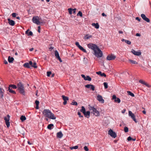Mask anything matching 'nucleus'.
Returning <instances> with one entry per match:
<instances>
[{"mask_svg": "<svg viewBox=\"0 0 151 151\" xmlns=\"http://www.w3.org/2000/svg\"><path fill=\"white\" fill-rule=\"evenodd\" d=\"M42 114L44 116L50 119H55L56 117L51 111L48 109H45L43 110Z\"/></svg>", "mask_w": 151, "mask_h": 151, "instance_id": "nucleus-1", "label": "nucleus"}, {"mask_svg": "<svg viewBox=\"0 0 151 151\" xmlns=\"http://www.w3.org/2000/svg\"><path fill=\"white\" fill-rule=\"evenodd\" d=\"M119 34H122L123 33V32L122 31L120 30L119 31Z\"/></svg>", "mask_w": 151, "mask_h": 151, "instance_id": "nucleus-63", "label": "nucleus"}, {"mask_svg": "<svg viewBox=\"0 0 151 151\" xmlns=\"http://www.w3.org/2000/svg\"><path fill=\"white\" fill-rule=\"evenodd\" d=\"M92 26L95 27V28L98 29L99 28V25L98 23H93L92 24Z\"/></svg>", "mask_w": 151, "mask_h": 151, "instance_id": "nucleus-21", "label": "nucleus"}, {"mask_svg": "<svg viewBox=\"0 0 151 151\" xmlns=\"http://www.w3.org/2000/svg\"><path fill=\"white\" fill-rule=\"evenodd\" d=\"M17 87L19 92L23 95H24L25 91L23 85L21 82H19L17 84Z\"/></svg>", "mask_w": 151, "mask_h": 151, "instance_id": "nucleus-2", "label": "nucleus"}, {"mask_svg": "<svg viewBox=\"0 0 151 151\" xmlns=\"http://www.w3.org/2000/svg\"><path fill=\"white\" fill-rule=\"evenodd\" d=\"M136 36L139 37L141 36V35L140 34L137 33L136 34Z\"/></svg>", "mask_w": 151, "mask_h": 151, "instance_id": "nucleus-59", "label": "nucleus"}, {"mask_svg": "<svg viewBox=\"0 0 151 151\" xmlns=\"http://www.w3.org/2000/svg\"><path fill=\"white\" fill-rule=\"evenodd\" d=\"M35 103L36 105L38 106L39 103V101L36 100L35 101Z\"/></svg>", "mask_w": 151, "mask_h": 151, "instance_id": "nucleus-52", "label": "nucleus"}, {"mask_svg": "<svg viewBox=\"0 0 151 151\" xmlns=\"http://www.w3.org/2000/svg\"><path fill=\"white\" fill-rule=\"evenodd\" d=\"M55 57L58 58L60 57L59 54L57 50H55Z\"/></svg>", "mask_w": 151, "mask_h": 151, "instance_id": "nucleus-33", "label": "nucleus"}, {"mask_svg": "<svg viewBox=\"0 0 151 151\" xmlns=\"http://www.w3.org/2000/svg\"><path fill=\"white\" fill-rule=\"evenodd\" d=\"M129 61L131 63H132L133 64H137V63L136 62V61L133 60H129Z\"/></svg>", "mask_w": 151, "mask_h": 151, "instance_id": "nucleus-40", "label": "nucleus"}, {"mask_svg": "<svg viewBox=\"0 0 151 151\" xmlns=\"http://www.w3.org/2000/svg\"><path fill=\"white\" fill-rule=\"evenodd\" d=\"M80 111L83 114H84L85 112L86 109L85 107L83 106H82L81 107V110Z\"/></svg>", "mask_w": 151, "mask_h": 151, "instance_id": "nucleus-30", "label": "nucleus"}, {"mask_svg": "<svg viewBox=\"0 0 151 151\" xmlns=\"http://www.w3.org/2000/svg\"><path fill=\"white\" fill-rule=\"evenodd\" d=\"M26 34H27L28 36L32 35H33V33L31 31L29 32V30H28L26 31Z\"/></svg>", "mask_w": 151, "mask_h": 151, "instance_id": "nucleus-26", "label": "nucleus"}, {"mask_svg": "<svg viewBox=\"0 0 151 151\" xmlns=\"http://www.w3.org/2000/svg\"><path fill=\"white\" fill-rule=\"evenodd\" d=\"M32 67H34L35 68H37V66L36 65V63L35 62L33 63V65H32Z\"/></svg>", "mask_w": 151, "mask_h": 151, "instance_id": "nucleus-41", "label": "nucleus"}, {"mask_svg": "<svg viewBox=\"0 0 151 151\" xmlns=\"http://www.w3.org/2000/svg\"><path fill=\"white\" fill-rule=\"evenodd\" d=\"M132 138L130 136L129 137L127 138V140L128 141H129L131 140H132Z\"/></svg>", "mask_w": 151, "mask_h": 151, "instance_id": "nucleus-50", "label": "nucleus"}, {"mask_svg": "<svg viewBox=\"0 0 151 151\" xmlns=\"http://www.w3.org/2000/svg\"><path fill=\"white\" fill-rule=\"evenodd\" d=\"M117 99L116 96L115 95H113L112 96V99L115 100Z\"/></svg>", "mask_w": 151, "mask_h": 151, "instance_id": "nucleus-51", "label": "nucleus"}, {"mask_svg": "<svg viewBox=\"0 0 151 151\" xmlns=\"http://www.w3.org/2000/svg\"><path fill=\"white\" fill-rule=\"evenodd\" d=\"M96 73L98 75H100L102 77L104 76L105 77L106 76V75L105 73H102L101 71L97 72H96Z\"/></svg>", "mask_w": 151, "mask_h": 151, "instance_id": "nucleus-18", "label": "nucleus"}, {"mask_svg": "<svg viewBox=\"0 0 151 151\" xmlns=\"http://www.w3.org/2000/svg\"><path fill=\"white\" fill-rule=\"evenodd\" d=\"M63 135L61 132H58L57 134V137L59 138H61Z\"/></svg>", "mask_w": 151, "mask_h": 151, "instance_id": "nucleus-20", "label": "nucleus"}, {"mask_svg": "<svg viewBox=\"0 0 151 151\" xmlns=\"http://www.w3.org/2000/svg\"><path fill=\"white\" fill-rule=\"evenodd\" d=\"M141 16L142 19L146 21L147 22H150V19L149 18H147L145 16V15L144 14H142L141 15Z\"/></svg>", "mask_w": 151, "mask_h": 151, "instance_id": "nucleus-13", "label": "nucleus"}, {"mask_svg": "<svg viewBox=\"0 0 151 151\" xmlns=\"http://www.w3.org/2000/svg\"><path fill=\"white\" fill-rule=\"evenodd\" d=\"M116 58V56L114 54L109 55L106 57V59L108 60H114Z\"/></svg>", "mask_w": 151, "mask_h": 151, "instance_id": "nucleus-8", "label": "nucleus"}, {"mask_svg": "<svg viewBox=\"0 0 151 151\" xmlns=\"http://www.w3.org/2000/svg\"><path fill=\"white\" fill-rule=\"evenodd\" d=\"M67 101H64V102H63V104L64 105H65L66 104H67Z\"/></svg>", "mask_w": 151, "mask_h": 151, "instance_id": "nucleus-62", "label": "nucleus"}, {"mask_svg": "<svg viewBox=\"0 0 151 151\" xmlns=\"http://www.w3.org/2000/svg\"><path fill=\"white\" fill-rule=\"evenodd\" d=\"M124 131L125 132H128V128L127 127H124Z\"/></svg>", "mask_w": 151, "mask_h": 151, "instance_id": "nucleus-44", "label": "nucleus"}, {"mask_svg": "<svg viewBox=\"0 0 151 151\" xmlns=\"http://www.w3.org/2000/svg\"><path fill=\"white\" fill-rule=\"evenodd\" d=\"M73 9L70 8L68 9V12L70 14H72Z\"/></svg>", "mask_w": 151, "mask_h": 151, "instance_id": "nucleus-36", "label": "nucleus"}, {"mask_svg": "<svg viewBox=\"0 0 151 151\" xmlns=\"http://www.w3.org/2000/svg\"><path fill=\"white\" fill-rule=\"evenodd\" d=\"M71 105H76V106H77L78 105V103L77 102H75V101H73L71 103Z\"/></svg>", "mask_w": 151, "mask_h": 151, "instance_id": "nucleus-43", "label": "nucleus"}, {"mask_svg": "<svg viewBox=\"0 0 151 151\" xmlns=\"http://www.w3.org/2000/svg\"><path fill=\"white\" fill-rule=\"evenodd\" d=\"M127 93L129 95L132 97H134V94L130 91H127Z\"/></svg>", "mask_w": 151, "mask_h": 151, "instance_id": "nucleus-35", "label": "nucleus"}, {"mask_svg": "<svg viewBox=\"0 0 151 151\" xmlns=\"http://www.w3.org/2000/svg\"><path fill=\"white\" fill-rule=\"evenodd\" d=\"M88 106L89 109L91 113L93 114L96 116L99 115V113L96 109L94 108V107L91 106L90 105H89Z\"/></svg>", "mask_w": 151, "mask_h": 151, "instance_id": "nucleus-3", "label": "nucleus"}, {"mask_svg": "<svg viewBox=\"0 0 151 151\" xmlns=\"http://www.w3.org/2000/svg\"><path fill=\"white\" fill-rule=\"evenodd\" d=\"M38 32H40V26H38Z\"/></svg>", "mask_w": 151, "mask_h": 151, "instance_id": "nucleus-61", "label": "nucleus"}, {"mask_svg": "<svg viewBox=\"0 0 151 151\" xmlns=\"http://www.w3.org/2000/svg\"><path fill=\"white\" fill-rule=\"evenodd\" d=\"M142 112L144 114H146V112L145 110L143 111Z\"/></svg>", "mask_w": 151, "mask_h": 151, "instance_id": "nucleus-64", "label": "nucleus"}, {"mask_svg": "<svg viewBox=\"0 0 151 151\" xmlns=\"http://www.w3.org/2000/svg\"><path fill=\"white\" fill-rule=\"evenodd\" d=\"M82 15H82V12L80 11L78 12V13L77 14V16H80L81 17H82Z\"/></svg>", "mask_w": 151, "mask_h": 151, "instance_id": "nucleus-38", "label": "nucleus"}, {"mask_svg": "<svg viewBox=\"0 0 151 151\" xmlns=\"http://www.w3.org/2000/svg\"><path fill=\"white\" fill-rule=\"evenodd\" d=\"M47 76H48L49 77L50 76L51 74V72L50 71H48L47 72Z\"/></svg>", "mask_w": 151, "mask_h": 151, "instance_id": "nucleus-47", "label": "nucleus"}, {"mask_svg": "<svg viewBox=\"0 0 151 151\" xmlns=\"http://www.w3.org/2000/svg\"><path fill=\"white\" fill-rule=\"evenodd\" d=\"M62 98L64 101H67L68 100V97L67 96H65L64 95L62 96Z\"/></svg>", "mask_w": 151, "mask_h": 151, "instance_id": "nucleus-28", "label": "nucleus"}, {"mask_svg": "<svg viewBox=\"0 0 151 151\" xmlns=\"http://www.w3.org/2000/svg\"><path fill=\"white\" fill-rule=\"evenodd\" d=\"M88 47L89 48L92 49L93 51L99 47L96 45L92 43L88 44Z\"/></svg>", "mask_w": 151, "mask_h": 151, "instance_id": "nucleus-6", "label": "nucleus"}, {"mask_svg": "<svg viewBox=\"0 0 151 151\" xmlns=\"http://www.w3.org/2000/svg\"><path fill=\"white\" fill-rule=\"evenodd\" d=\"M97 100L101 103H104V100L103 99L102 96L99 95H98L97 97Z\"/></svg>", "mask_w": 151, "mask_h": 151, "instance_id": "nucleus-12", "label": "nucleus"}, {"mask_svg": "<svg viewBox=\"0 0 151 151\" xmlns=\"http://www.w3.org/2000/svg\"><path fill=\"white\" fill-rule=\"evenodd\" d=\"M146 86L148 87H150V86L147 83H145V84Z\"/></svg>", "mask_w": 151, "mask_h": 151, "instance_id": "nucleus-56", "label": "nucleus"}, {"mask_svg": "<svg viewBox=\"0 0 151 151\" xmlns=\"http://www.w3.org/2000/svg\"><path fill=\"white\" fill-rule=\"evenodd\" d=\"M139 82L140 83H142V84H144V85H145V83H146V82H145L144 81H142V80H139Z\"/></svg>", "mask_w": 151, "mask_h": 151, "instance_id": "nucleus-45", "label": "nucleus"}, {"mask_svg": "<svg viewBox=\"0 0 151 151\" xmlns=\"http://www.w3.org/2000/svg\"><path fill=\"white\" fill-rule=\"evenodd\" d=\"M131 52L134 55L136 56H139L141 54V53L140 51H136L133 49L132 50Z\"/></svg>", "mask_w": 151, "mask_h": 151, "instance_id": "nucleus-11", "label": "nucleus"}, {"mask_svg": "<svg viewBox=\"0 0 151 151\" xmlns=\"http://www.w3.org/2000/svg\"><path fill=\"white\" fill-rule=\"evenodd\" d=\"M4 91V90L0 87V98H3Z\"/></svg>", "mask_w": 151, "mask_h": 151, "instance_id": "nucleus-16", "label": "nucleus"}, {"mask_svg": "<svg viewBox=\"0 0 151 151\" xmlns=\"http://www.w3.org/2000/svg\"><path fill=\"white\" fill-rule=\"evenodd\" d=\"M9 87L10 88H12L14 89H16L17 87L15 85L11 84L9 86Z\"/></svg>", "mask_w": 151, "mask_h": 151, "instance_id": "nucleus-31", "label": "nucleus"}, {"mask_svg": "<svg viewBox=\"0 0 151 151\" xmlns=\"http://www.w3.org/2000/svg\"><path fill=\"white\" fill-rule=\"evenodd\" d=\"M20 119L22 122H23L26 120V118L25 116L22 115L21 116Z\"/></svg>", "mask_w": 151, "mask_h": 151, "instance_id": "nucleus-29", "label": "nucleus"}, {"mask_svg": "<svg viewBox=\"0 0 151 151\" xmlns=\"http://www.w3.org/2000/svg\"><path fill=\"white\" fill-rule=\"evenodd\" d=\"M54 125L53 124H50L48 125L47 128L49 129H51L52 127Z\"/></svg>", "mask_w": 151, "mask_h": 151, "instance_id": "nucleus-34", "label": "nucleus"}, {"mask_svg": "<svg viewBox=\"0 0 151 151\" xmlns=\"http://www.w3.org/2000/svg\"><path fill=\"white\" fill-rule=\"evenodd\" d=\"M12 15L13 17H16V14L15 13H13L12 14Z\"/></svg>", "mask_w": 151, "mask_h": 151, "instance_id": "nucleus-53", "label": "nucleus"}, {"mask_svg": "<svg viewBox=\"0 0 151 151\" xmlns=\"http://www.w3.org/2000/svg\"><path fill=\"white\" fill-rule=\"evenodd\" d=\"M84 149L86 151H88V149L86 146H85L84 147Z\"/></svg>", "mask_w": 151, "mask_h": 151, "instance_id": "nucleus-48", "label": "nucleus"}, {"mask_svg": "<svg viewBox=\"0 0 151 151\" xmlns=\"http://www.w3.org/2000/svg\"><path fill=\"white\" fill-rule=\"evenodd\" d=\"M81 76L85 81H91V78H90L88 76H85L84 75L82 74Z\"/></svg>", "mask_w": 151, "mask_h": 151, "instance_id": "nucleus-14", "label": "nucleus"}, {"mask_svg": "<svg viewBox=\"0 0 151 151\" xmlns=\"http://www.w3.org/2000/svg\"><path fill=\"white\" fill-rule=\"evenodd\" d=\"M85 87L87 88H90L92 91H94L95 90V87L94 86L91 84H87L85 86Z\"/></svg>", "mask_w": 151, "mask_h": 151, "instance_id": "nucleus-15", "label": "nucleus"}, {"mask_svg": "<svg viewBox=\"0 0 151 151\" xmlns=\"http://www.w3.org/2000/svg\"><path fill=\"white\" fill-rule=\"evenodd\" d=\"M129 116H131L133 120L135 122H137V121L136 120L135 116L134 114H133L131 111H129Z\"/></svg>", "mask_w": 151, "mask_h": 151, "instance_id": "nucleus-9", "label": "nucleus"}, {"mask_svg": "<svg viewBox=\"0 0 151 151\" xmlns=\"http://www.w3.org/2000/svg\"><path fill=\"white\" fill-rule=\"evenodd\" d=\"M136 19L139 21H140V19L139 18V17H136Z\"/></svg>", "mask_w": 151, "mask_h": 151, "instance_id": "nucleus-57", "label": "nucleus"}, {"mask_svg": "<svg viewBox=\"0 0 151 151\" xmlns=\"http://www.w3.org/2000/svg\"><path fill=\"white\" fill-rule=\"evenodd\" d=\"M23 66L24 67L28 68H30V67L29 65V63H24L23 65Z\"/></svg>", "mask_w": 151, "mask_h": 151, "instance_id": "nucleus-24", "label": "nucleus"}, {"mask_svg": "<svg viewBox=\"0 0 151 151\" xmlns=\"http://www.w3.org/2000/svg\"><path fill=\"white\" fill-rule=\"evenodd\" d=\"M78 114L79 116L80 117H83V116L81 115V113L79 111L78 112Z\"/></svg>", "mask_w": 151, "mask_h": 151, "instance_id": "nucleus-49", "label": "nucleus"}, {"mask_svg": "<svg viewBox=\"0 0 151 151\" xmlns=\"http://www.w3.org/2000/svg\"><path fill=\"white\" fill-rule=\"evenodd\" d=\"M14 60V59L13 57H11L10 56L8 57V61L9 63H12Z\"/></svg>", "mask_w": 151, "mask_h": 151, "instance_id": "nucleus-25", "label": "nucleus"}, {"mask_svg": "<svg viewBox=\"0 0 151 151\" xmlns=\"http://www.w3.org/2000/svg\"><path fill=\"white\" fill-rule=\"evenodd\" d=\"M75 44L80 50L84 52H87L86 50L79 45L78 42H76Z\"/></svg>", "mask_w": 151, "mask_h": 151, "instance_id": "nucleus-10", "label": "nucleus"}, {"mask_svg": "<svg viewBox=\"0 0 151 151\" xmlns=\"http://www.w3.org/2000/svg\"><path fill=\"white\" fill-rule=\"evenodd\" d=\"M115 102H117L118 103H119L120 102V100L119 98H117V99L114 100Z\"/></svg>", "mask_w": 151, "mask_h": 151, "instance_id": "nucleus-42", "label": "nucleus"}, {"mask_svg": "<svg viewBox=\"0 0 151 151\" xmlns=\"http://www.w3.org/2000/svg\"><path fill=\"white\" fill-rule=\"evenodd\" d=\"M102 15L103 16L106 17V14H105L104 13H102Z\"/></svg>", "mask_w": 151, "mask_h": 151, "instance_id": "nucleus-60", "label": "nucleus"}, {"mask_svg": "<svg viewBox=\"0 0 151 151\" xmlns=\"http://www.w3.org/2000/svg\"><path fill=\"white\" fill-rule=\"evenodd\" d=\"M8 20L9 22V23L10 25L11 26H14V25L15 22L13 20H11L9 19H8Z\"/></svg>", "mask_w": 151, "mask_h": 151, "instance_id": "nucleus-19", "label": "nucleus"}, {"mask_svg": "<svg viewBox=\"0 0 151 151\" xmlns=\"http://www.w3.org/2000/svg\"><path fill=\"white\" fill-rule=\"evenodd\" d=\"M104 88L106 89L108 87V83L106 82H104L103 83Z\"/></svg>", "mask_w": 151, "mask_h": 151, "instance_id": "nucleus-37", "label": "nucleus"}, {"mask_svg": "<svg viewBox=\"0 0 151 151\" xmlns=\"http://www.w3.org/2000/svg\"><path fill=\"white\" fill-rule=\"evenodd\" d=\"M92 35H89L87 34L86 35V36H85L83 38L84 39L87 40L91 38L92 37Z\"/></svg>", "mask_w": 151, "mask_h": 151, "instance_id": "nucleus-22", "label": "nucleus"}, {"mask_svg": "<svg viewBox=\"0 0 151 151\" xmlns=\"http://www.w3.org/2000/svg\"><path fill=\"white\" fill-rule=\"evenodd\" d=\"M121 40L122 42H125L127 44L130 45L131 44V42L130 41L126 40L124 39H122Z\"/></svg>", "mask_w": 151, "mask_h": 151, "instance_id": "nucleus-23", "label": "nucleus"}, {"mask_svg": "<svg viewBox=\"0 0 151 151\" xmlns=\"http://www.w3.org/2000/svg\"><path fill=\"white\" fill-rule=\"evenodd\" d=\"M41 19L38 16L33 17L32 18L33 22L37 25L40 24V23Z\"/></svg>", "mask_w": 151, "mask_h": 151, "instance_id": "nucleus-5", "label": "nucleus"}, {"mask_svg": "<svg viewBox=\"0 0 151 151\" xmlns=\"http://www.w3.org/2000/svg\"><path fill=\"white\" fill-rule=\"evenodd\" d=\"M87 118H89L90 116V111H87L83 114Z\"/></svg>", "mask_w": 151, "mask_h": 151, "instance_id": "nucleus-17", "label": "nucleus"}, {"mask_svg": "<svg viewBox=\"0 0 151 151\" xmlns=\"http://www.w3.org/2000/svg\"><path fill=\"white\" fill-rule=\"evenodd\" d=\"M78 148V146H74V147H70V148L71 150H73V149H77Z\"/></svg>", "mask_w": 151, "mask_h": 151, "instance_id": "nucleus-39", "label": "nucleus"}, {"mask_svg": "<svg viewBox=\"0 0 151 151\" xmlns=\"http://www.w3.org/2000/svg\"><path fill=\"white\" fill-rule=\"evenodd\" d=\"M94 55L97 58H101L103 55V53L102 51L99 47L94 51Z\"/></svg>", "mask_w": 151, "mask_h": 151, "instance_id": "nucleus-4", "label": "nucleus"}, {"mask_svg": "<svg viewBox=\"0 0 151 151\" xmlns=\"http://www.w3.org/2000/svg\"><path fill=\"white\" fill-rule=\"evenodd\" d=\"M108 134L114 138H115L116 137V133L114 132L111 129H110L109 131Z\"/></svg>", "mask_w": 151, "mask_h": 151, "instance_id": "nucleus-7", "label": "nucleus"}, {"mask_svg": "<svg viewBox=\"0 0 151 151\" xmlns=\"http://www.w3.org/2000/svg\"><path fill=\"white\" fill-rule=\"evenodd\" d=\"M73 13L75 14L76 12V9L75 8L73 9Z\"/></svg>", "mask_w": 151, "mask_h": 151, "instance_id": "nucleus-54", "label": "nucleus"}, {"mask_svg": "<svg viewBox=\"0 0 151 151\" xmlns=\"http://www.w3.org/2000/svg\"><path fill=\"white\" fill-rule=\"evenodd\" d=\"M29 65H31V67H32V65H33V63L32 61H30L29 62Z\"/></svg>", "mask_w": 151, "mask_h": 151, "instance_id": "nucleus-55", "label": "nucleus"}, {"mask_svg": "<svg viewBox=\"0 0 151 151\" xmlns=\"http://www.w3.org/2000/svg\"><path fill=\"white\" fill-rule=\"evenodd\" d=\"M10 119V116L9 115H7L6 117H5L4 119L5 120V122H9V121Z\"/></svg>", "mask_w": 151, "mask_h": 151, "instance_id": "nucleus-27", "label": "nucleus"}, {"mask_svg": "<svg viewBox=\"0 0 151 151\" xmlns=\"http://www.w3.org/2000/svg\"><path fill=\"white\" fill-rule=\"evenodd\" d=\"M58 59L59 60L60 62H62V60H61L60 57L58 58Z\"/></svg>", "mask_w": 151, "mask_h": 151, "instance_id": "nucleus-58", "label": "nucleus"}, {"mask_svg": "<svg viewBox=\"0 0 151 151\" xmlns=\"http://www.w3.org/2000/svg\"><path fill=\"white\" fill-rule=\"evenodd\" d=\"M5 122L7 126V127H9L10 126V122H9V121Z\"/></svg>", "mask_w": 151, "mask_h": 151, "instance_id": "nucleus-46", "label": "nucleus"}, {"mask_svg": "<svg viewBox=\"0 0 151 151\" xmlns=\"http://www.w3.org/2000/svg\"><path fill=\"white\" fill-rule=\"evenodd\" d=\"M8 90L9 91V92L11 93H12L14 94H16V92L12 90V89L9 87L8 88Z\"/></svg>", "mask_w": 151, "mask_h": 151, "instance_id": "nucleus-32", "label": "nucleus"}]
</instances>
